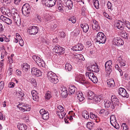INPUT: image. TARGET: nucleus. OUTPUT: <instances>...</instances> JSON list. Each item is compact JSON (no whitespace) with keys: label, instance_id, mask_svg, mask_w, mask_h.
Wrapping results in <instances>:
<instances>
[{"label":"nucleus","instance_id":"nucleus-41","mask_svg":"<svg viewBox=\"0 0 130 130\" xmlns=\"http://www.w3.org/2000/svg\"><path fill=\"white\" fill-rule=\"evenodd\" d=\"M68 20L69 21H71L74 24L76 22V18L74 16H73L71 17L68 19Z\"/></svg>","mask_w":130,"mask_h":130},{"label":"nucleus","instance_id":"nucleus-13","mask_svg":"<svg viewBox=\"0 0 130 130\" xmlns=\"http://www.w3.org/2000/svg\"><path fill=\"white\" fill-rule=\"evenodd\" d=\"M56 1H42V3L48 7L53 6Z\"/></svg>","mask_w":130,"mask_h":130},{"label":"nucleus","instance_id":"nucleus-56","mask_svg":"<svg viewBox=\"0 0 130 130\" xmlns=\"http://www.w3.org/2000/svg\"><path fill=\"white\" fill-rule=\"evenodd\" d=\"M57 108L60 110L61 112H63L64 110V108L63 107L60 105L58 106Z\"/></svg>","mask_w":130,"mask_h":130},{"label":"nucleus","instance_id":"nucleus-35","mask_svg":"<svg viewBox=\"0 0 130 130\" xmlns=\"http://www.w3.org/2000/svg\"><path fill=\"white\" fill-rule=\"evenodd\" d=\"M123 22L126 26L128 29H130V22L125 19H123Z\"/></svg>","mask_w":130,"mask_h":130},{"label":"nucleus","instance_id":"nucleus-40","mask_svg":"<svg viewBox=\"0 0 130 130\" xmlns=\"http://www.w3.org/2000/svg\"><path fill=\"white\" fill-rule=\"evenodd\" d=\"M94 124V123L92 122H89L87 124V127L90 129H92L93 125Z\"/></svg>","mask_w":130,"mask_h":130},{"label":"nucleus","instance_id":"nucleus-34","mask_svg":"<svg viewBox=\"0 0 130 130\" xmlns=\"http://www.w3.org/2000/svg\"><path fill=\"white\" fill-rule=\"evenodd\" d=\"M82 116L86 119H88L89 118L88 112L86 110L84 111L82 113Z\"/></svg>","mask_w":130,"mask_h":130},{"label":"nucleus","instance_id":"nucleus-61","mask_svg":"<svg viewBox=\"0 0 130 130\" xmlns=\"http://www.w3.org/2000/svg\"><path fill=\"white\" fill-rule=\"evenodd\" d=\"M14 22L17 26H20V25L21 23L20 18L18 20H16V22Z\"/></svg>","mask_w":130,"mask_h":130},{"label":"nucleus","instance_id":"nucleus-19","mask_svg":"<svg viewBox=\"0 0 130 130\" xmlns=\"http://www.w3.org/2000/svg\"><path fill=\"white\" fill-rule=\"evenodd\" d=\"M123 20L122 21L118 20L116 25L118 28L121 30H122L124 29V26L123 24Z\"/></svg>","mask_w":130,"mask_h":130},{"label":"nucleus","instance_id":"nucleus-60","mask_svg":"<svg viewBox=\"0 0 130 130\" xmlns=\"http://www.w3.org/2000/svg\"><path fill=\"white\" fill-rule=\"evenodd\" d=\"M14 22L17 26H20V25L21 23L20 18L18 20H16V22Z\"/></svg>","mask_w":130,"mask_h":130},{"label":"nucleus","instance_id":"nucleus-44","mask_svg":"<svg viewBox=\"0 0 130 130\" xmlns=\"http://www.w3.org/2000/svg\"><path fill=\"white\" fill-rule=\"evenodd\" d=\"M93 2L94 3V5L95 8L98 9L99 7V1H93Z\"/></svg>","mask_w":130,"mask_h":130},{"label":"nucleus","instance_id":"nucleus-21","mask_svg":"<svg viewBox=\"0 0 130 130\" xmlns=\"http://www.w3.org/2000/svg\"><path fill=\"white\" fill-rule=\"evenodd\" d=\"M0 18L2 21H4L8 24L9 25L12 23L11 20L10 19L5 17L3 15H1Z\"/></svg>","mask_w":130,"mask_h":130},{"label":"nucleus","instance_id":"nucleus-28","mask_svg":"<svg viewBox=\"0 0 130 130\" xmlns=\"http://www.w3.org/2000/svg\"><path fill=\"white\" fill-rule=\"evenodd\" d=\"M77 94V99L80 102H82L85 99L84 97L83 94L82 92L80 93L78 92L76 93Z\"/></svg>","mask_w":130,"mask_h":130},{"label":"nucleus","instance_id":"nucleus-54","mask_svg":"<svg viewBox=\"0 0 130 130\" xmlns=\"http://www.w3.org/2000/svg\"><path fill=\"white\" fill-rule=\"evenodd\" d=\"M107 6L108 9H110L111 10H112L113 8L112 7L111 3L109 1L108 2Z\"/></svg>","mask_w":130,"mask_h":130},{"label":"nucleus","instance_id":"nucleus-33","mask_svg":"<svg viewBox=\"0 0 130 130\" xmlns=\"http://www.w3.org/2000/svg\"><path fill=\"white\" fill-rule=\"evenodd\" d=\"M72 65L69 63H66L65 65V69L67 71H71L72 69Z\"/></svg>","mask_w":130,"mask_h":130},{"label":"nucleus","instance_id":"nucleus-16","mask_svg":"<svg viewBox=\"0 0 130 130\" xmlns=\"http://www.w3.org/2000/svg\"><path fill=\"white\" fill-rule=\"evenodd\" d=\"M105 103L104 106L105 108H108L110 107V108L113 109H115V106L114 104H112L110 101L105 100L104 101Z\"/></svg>","mask_w":130,"mask_h":130},{"label":"nucleus","instance_id":"nucleus-51","mask_svg":"<svg viewBox=\"0 0 130 130\" xmlns=\"http://www.w3.org/2000/svg\"><path fill=\"white\" fill-rule=\"evenodd\" d=\"M86 11V9L84 7H83L82 9V14L83 16H85V15Z\"/></svg>","mask_w":130,"mask_h":130},{"label":"nucleus","instance_id":"nucleus-12","mask_svg":"<svg viewBox=\"0 0 130 130\" xmlns=\"http://www.w3.org/2000/svg\"><path fill=\"white\" fill-rule=\"evenodd\" d=\"M32 74L36 76H39L42 75V72L39 70L35 67H33L31 69Z\"/></svg>","mask_w":130,"mask_h":130},{"label":"nucleus","instance_id":"nucleus-46","mask_svg":"<svg viewBox=\"0 0 130 130\" xmlns=\"http://www.w3.org/2000/svg\"><path fill=\"white\" fill-rule=\"evenodd\" d=\"M60 46L59 45H55L53 49V50L56 53H57L58 52V51L59 49V47Z\"/></svg>","mask_w":130,"mask_h":130},{"label":"nucleus","instance_id":"nucleus-7","mask_svg":"<svg viewBox=\"0 0 130 130\" xmlns=\"http://www.w3.org/2000/svg\"><path fill=\"white\" fill-rule=\"evenodd\" d=\"M110 122L111 125L116 129H119V126L116 121L115 116L111 115L110 117Z\"/></svg>","mask_w":130,"mask_h":130},{"label":"nucleus","instance_id":"nucleus-64","mask_svg":"<svg viewBox=\"0 0 130 130\" xmlns=\"http://www.w3.org/2000/svg\"><path fill=\"white\" fill-rule=\"evenodd\" d=\"M60 36L62 38H63L65 37L66 36V34L63 31H60Z\"/></svg>","mask_w":130,"mask_h":130},{"label":"nucleus","instance_id":"nucleus-17","mask_svg":"<svg viewBox=\"0 0 130 130\" xmlns=\"http://www.w3.org/2000/svg\"><path fill=\"white\" fill-rule=\"evenodd\" d=\"M93 23L92 24V27L93 30L96 31H98L100 29V26H99L98 22L95 20H92Z\"/></svg>","mask_w":130,"mask_h":130},{"label":"nucleus","instance_id":"nucleus-25","mask_svg":"<svg viewBox=\"0 0 130 130\" xmlns=\"http://www.w3.org/2000/svg\"><path fill=\"white\" fill-rule=\"evenodd\" d=\"M1 10L2 13L4 15H7L10 12V11L8 8L2 7L1 8Z\"/></svg>","mask_w":130,"mask_h":130},{"label":"nucleus","instance_id":"nucleus-45","mask_svg":"<svg viewBox=\"0 0 130 130\" xmlns=\"http://www.w3.org/2000/svg\"><path fill=\"white\" fill-rule=\"evenodd\" d=\"M61 96L63 98H66L68 94L67 91L64 92H60Z\"/></svg>","mask_w":130,"mask_h":130},{"label":"nucleus","instance_id":"nucleus-42","mask_svg":"<svg viewBox=\"0 0 130 130\" xmlns=\"http://www.w3.org/2000/svg\"><path fill=\"white\" fill-rule=\"evenodd\" d=\"M51 97V95L50 91H48L45 94V98L46 100H49Z\"/></svg>","mask_w":130,"mask_h":130},{"label":"nucleus","instance_id":"nucleus-50","mask_svg":"<svg viewBox=\"0 0 130 130\" xmlns=\"http://www.w3.org/2000/svg\"><path fill=\"white\" fill-rule=\"evenodd\" d=\"M91 80L94 83H97L98 81L97 78L95 76H94L93 77L91 78Z\"/></svg>","mask_w":130,"mask_h":130},{"label":"nucleus","instance_id":"nucleus-23","mask_svg":"<svg viewBox=\"0 0 130 130\" xmlns=\"http://www.w3.org/2000/svg\"><path fill=\"white\" fill-rule=\"evenodd\" d=\"M108 87L112 88L115 86V83L113 79H109L107 82Z\"/></svg>","mask_w":130,"mask_h":130},{"label":"nucleus","instance_id":"nucleus-32","mask_svg":"<svg viewBox=\"0 0 130 130\" xmlns=\"http://www.w3.org/2000/svg\"><path fill=\"white\" fill-rule=\"evenodd\" d=\"M22 69L25 71H27L29 68V65L27 63H24L21 66Z\"/></svg>","mask_w":130,"mask_h":130},{"label":"nucleus","instance_id":"nucleus-6","mask_svg":"<svg viewBox=\"0 0 130 130\" xmlns=\"http://www.w3.org/2000/svg\"><path fill=\"white\" fill-rule=\"evenodd\" d=\"M112 42L113 44L115 46H120L123 45L124 44L123 40L118 37L115 38Z\"/></svg>","mask_w":130,"mask_h":130},{"label":"nucleus","instance_id":"nucleus-27","mask_svg":"<svg viewBox=\"0 0 130 130\" xmlns=\"http://www.w3.org/2000/svg\"><path fill=\"white\" fill-rule=\"evenodd\" d=\"M17 127L20 130H26L27 129V127L25 124H21L18 123V124Z\"/></svg>","mask_w":130,"mask_h":130},{"label":"nucleus","instance_id":"nucleus-26","mask_svg":"<svg viewBox=\"0 0 130 130\" xmlns=\"http://www.w3.org/2000/svg\"><path fill=\"white\" fill-rule=\"evenodd\" d=\"M101 96L100 95H95L92 100H93L95 103H98L102 99Z\"/></svg>","mask_w":130,"mask_h":130},{"label":"nucleus","instance_id":"nucleus-14","mask_svg":"<svg viewBox=\"0 0 130 130\" xmlns=\"http://www.w3.org/2000/svg\"><path fill=\"white\" fill-rule=\"evenodd\" d=\"M118 93L119 95L123 97H126L127 98H128V95H127L128 94L127 91L124 89L122 88L121 87L119 89Z\"/></svg>","mask_w":130,"mask_h":130},{"label":"nucleus","instance_id":"nucleus-36","mask_svg":"<svg viewBox=\"0 0 130 130\" xmlns=\"http://www.w3.org/2000/svg\"><path fill=\"white\" fill-rule=\"evenodd\" d=\"M122 37L125 39H128V35L124 31H122L121 34Z\"/></svg>","mask_w":130,"mask_h":130},{"label":"nucleus","instance_id":"nucleus-3","mask_svg":"<svg viewBox=\"0 0 130 130\" xmlns=\"http://www.w3.org/2000/svg\"><path fill=\"white\" fill-rule=\"evenodd\" d=\"M32 58L39 66L43 68L45 67V64L44 61L43 60H41L38 56L34 55L32 56Z\"/></svg>","mask_w":130,"mask_h":130},{"label":"nucleus","instance_id":"nucleus-22","mask_svg":"<svg viewBox=\"0 0 130 130\" xmlns=\"http://www.w3.org/2000/svg\"><path fill=\"white\" fill-rule=\"evenodd\" d=\"M111 101L112 103V104H114L115 105V106L116 105H118L119 104V100L116 98V97L115 95H112L111 97Z\"/></svg>","mask_w":130,"mask_h":130},{"label":"nucleus","instance_id":"nucleus-57","mask_svg":"<svg viewBox=\"0 0 130 130\" xmlns=\"http://www.w3.org/2000/svg\"><path fill=\"white\" fill-rule=\"evenodd\" d=\"M13 71V69L11 68L9 69H8L7 73H8L9 76H10L12 74Z\"/></svg>","mask_w":130,"mask_h":130},{"label":"nucleus","instance_id":"nucleus-37","mask_svg":"<svg viewBox=\"0 0 130 130\" xmlns=\"http://www.w3.org/2000/svg\"><path fill=\"white\" fill-rule=\"evenodd\" d=\"M86 75L87 77H88L89 78L91 79V78L93 77L95 75L93 73L88 72L86 73Z\"/></svg>","mask_w":130,"mask_h":130},{"label":"nucleus","instance_id":"nucleus-8","mask_svg":"<svg viewBox=\"0 0 130 130\" xmlns=\"http://www.w3.org/2000/svg\"><path fill=\"white\" fill-rule=\"evenodd\" d=\"M112 61L111 60H108L106 62L105 64V68L106 72L110 74L112 71L111 68Z\"/></svg>","mask_w":130,"mask_h":130},{"label":"nucleus","instance_id":"nucleus-1","mask_svg":"<svg viewBox=\"0 0 130 130\" xmlns=\"http://www.w3.org/2000/svg\"><path fill=\"white\" fill-rule=\"evenodd\" d=\"M106 39L105 36L102 32H99L96 38L95 42L99 44H103L105 43Z\"/></svg>","mask_w":130,"mask_h":130},{"label":"nucleus","instance_id":"nucleus-30","mask_svg":"<svg viewBox=\"0 0 130 130\" xmlns=\"http://www.w3.org/2000/svg\"><path fill=\"white\" fill-rule=\"evenodd\" d=\"M69 92L71 94H73L75 91H77V88L74 86H70L69 88Z\"/></svg>","mask_w":130,"mask_h":130},{"label":"nucleus","instance_id":"nucleus-18","mask_svg":"<svg viewBox=\"0 0 130 130\" xmlns=\"http://www.w3.org/2000/svg\"><path fill=\"white\" fill-rule=\"evenodd\" d=\"M31 94L33 100L35 101H38L39 98V95L37 91L33 90L31 91Z\"/></svg>","mask_w":130,"mask_h":130},{"label":"nucleus","instance_id":"nucleus-29","mask_svg":"<svg viewBox=\"0 0 130 130\" xmlns=\"http://www.w3.org/2000/svg\"><path fill=\"white\" fill-rule=\"evenodd\" d=\"M87 95L88 99L91 100L93 99V98L95 95L93 92L90 90L88 91Z\"/></svg>","mask_w":130,"mask_h":130},{"label":"nucleus","instance_id":"nucleus-53","mask_svg":"<svg viewBox=\"0 0 130 130\" xmlns=\"http://www.w3.org/2000/svg\"><path fill=\"white\" fill-rule=\"evenodd\" d=\"M11 13L13 17V15L15 16L16 14H18L17 10L15 9H11Z\"/></svg>","mask_w":130,"mask_h":130},{"label":"nucleus","instance_id":"nucleus-62","mask_svg":"<svg viewBox=\"0 0 130 130\" xmlns=\"http://www.w3.org/2000/svg\"><path fill=\"white\" fill-rule=\"evenodd\" d=\"M31 83L33 85V86L35 87L36 85V83L35 80V79H32L31 80Z\"/></svg>","mask_w":130,"mask_h":130},{"label":"nucleus","instance_id":"nucleus-15","mask_svg":"<svg viewBox=\"0 0 130 130\" xmlns=\"http://www.w3.org/2000/svg\"><path fill=\"white\" fill-rule=\"evenodd\" d=\"M87 69L89 71L95 73L98 72L99 71V69L97 64L89 66L88 67Z\"/></svg>","mask_w":130,"mask_h":130},{"label":"nucleus","instance_id":"nucleus-38","mask_svg":"<svg viewBox=\"0 0 130 130\" xmlns=\"http://www.w3.org/2000/svg\"><path fill=\"white\" fill-rule=\"evenodd\" d=\"M66 3L67 5L68 6V7L69 8V9H71L73 5L72 1H67Z\"/></svg>","mask_w":130,"mask_h":130},{"label":"nucleus","instance_id":"nucleus-2","mask_svg":"<svg viewBox=\"0 0 130 130\" xmlns=\"http://www.w3.org/2000/svg\"><path fill=\"white\" fill-rule=\"evenodd\" d=\"M47 76L48 80L53 83L56 84L58 82V77L52 71L48 72Z\"/></svg>","mask_w":130,"mask_h":130},{"label":"nucleus","instance_id":"nucleus-9","mask_svg":"<svg viewBox=\"0 0 130 130\" xmlns=\"http://www.w3.org/2000/svg\"><path fill=\"white\" fill-rule=\"evenodd\" d=\"M17 106L20 109V110L23 111H29L31 109L26 104L24 103L19 104Z\"/></svg>","mask_w":130,"mask_h":130},{"label":"nucleus","instance_id":"nucleus-10","mask_svg":"<svg viewBox=\"0 0 130 130\" xmlns=\"http://www.w3.org/2000/svg\"><path fill=\"white\" fill-rule=\"evenodd\" d=\"M76 81L83 84H87V82L84 77V76L82 74L77 75L75 78Z\"/></svg>","mask_w":130,"mask_h":130},{"label":"nucleus","instance_id":"nucleus-24","mask_svg":"<svg viewBox=\"0 0 130 130\" xmlns=\"http://www.w3.org/2000/svg\"><path fill=\"white\" fill-rule=\"evenodd\" d=\"M81 27L83 29L84 32L86 33L87 32L89 28V26L87 23L81 24L80 25Z\"/></svg>","mask_w":130,"mask_h":130},{"label":"nucleus","instance_id":"nucleus-59","mask_svg":"<svg viewBox=\"0 0 130 130\" xmlns=\"http://www.w3.org/2000/svg\"><path fill=\"white\" fill-rule=\"evenodd\" d=\"M14 22L17 26H20V25L21 23L20 18L18 20H16V22Z\"/></svg>","mask_w":130,"mask_h":130},{"label":"nucleus","instance_id":"nucleus-63","mask_svg":"<svg viewBox=\"0 0 130 130\" xmlns=\"http://www.w3.org/2000/svg\"><path fill=\"white\" fill-rule=\"evenodd\" d=\"M4 87V82L3 81H1L0 83V90H2Z\"/></svg>","mask_w":130,"mask_h":130},{"label":"nucleus","instance_id":"nucleus-43","mask_svg":"<svg viewBox=\"0 0 130 130\" xmlns=\"http://www.w3.org/2000/svg\"><path fill=\"white\" fill-rule=\"evenodd\" d=\"M90 118L93 120H96L97 119V116L96 115L93 113L92 112H90Z\"/></svg>","mask_w":130,"mask_h":130},{"label":"nucleus","instance_id":"nucleus-20","mask_svg":"<svg viewBox=\"0 0 130 130\" xmlns=\"http://www.w3.org/2000/svg\"><path fill=\"white\" fill-rule=\"evenodd\" d=\"M83 46L82 44L80 43L73 46L72 49L74 51H80L83 50Z\"/></svg>","mask_w":130,"mask_h":130},{"label":"nucleus","instance_id":"nucleus-49","mask_svg":"<svg viewBox=\"0 0 130 130\" xmlns=\"http://www.w3.org/2000/svg\"><path fill=\"white\" fill-rule=\"evenodd\" d=\"M5 59H3L1 60L0 62V68L2 69L4 67Z\"/></svg>","mask_w":130,"mask_h":130},{"label":"nucleus","instance_id":"nucleus-47","mask_svg":"<svg viewBox=\"0 0 130 130\" xmlns=\"http://www.w3.org/2000/svg\"><path fill=\"white\" fill-rule=\"evenodd\" d=\"M18 94H19V95L21 97H23L24 95V93L23 91L20 88H18Z\"/></svg>","mask_w":130,"mask_h":130},{"label":"nucleus","instance_id":"nucleus-58","mask_svg":"<svg viewBox=\"0 0 130 130\" xmlns=\"http://www.w3.org/2000/svg\"><path fill=\"white\" fill-rule=\"evenodd\" d=\"M7 52L6 51L3 52L1 54V58L3 59L5 55L6 56L7 55Z\"/></svg>","mask_w":130,"mask_h":130},{"label":"nucleus","instance_id":"nucleus-31","mask_svg":"<svg viewBox=\"0 0 130 130\" xmlns=\"http://www.w3.org/2000/svg\"><path fill=\"white\" fill-rule=\"evenodd\" d=\"M42 19L46 21H49L51 19L50 15L48 13L44 14L42 16Z\"/></svg>","mask_w":130,"mask_h":130},{"label":"nucleus","instance_id":"nucleus-5","mask_svg":"<svg viewBox=\"0 0 130 130\" xmlns=\"http://www.w3.org/2000/svg\"><path fill=\"white\" fill-rule=\"evenodd\" d=\"M39 29V28L37 26H33L29 27L28 28L27 32L29 33L30 35H34L38 32Z\"/></svg>","mask_w":130,"mask_h":130},{"label":"nucleus","instance_id":"nucleus-11","mask_svg":"<svg viewBox=\"0 0 130 130\" xmlns=\"http://www.w3.org/2000/svg\"><path fill=\"white\" fill-rule=\"evenodd\" d=\"M40 112L43 120H46L48 119L49 114L47 111H46L44 109H41L40 110Z\"/></svg>","mask_w":130,"mask_h":130},{"label":"nucleus","instance_id":"nucleus-4","mask_svg":"<svg viewBox=\"0 0 130 130\" xmlns=\"http://www.w3.org/2000/svg\"><path fill=\"white\" fill-rule=\"evenodd\" d=\"M23 14L25 16H27L30 13V9L28 4L26 3L23 6L22 8Z\"/></svg>","mask_w":130,"mask_h":130},{"label":"nucleus","instance_id":"nucleus-39","mask_svg":"<svg viewBox=\"0 0 130 130\" xmlns=\"http://www.w3.org/2000/svg\"><path fill=\"white\" fill-rule=\"evenodd\" d=\"M64 49L62 47H59V49L58 51V52L57 54L59 55H61L63 54L64 53Z\"/></svg>","mask_w":130,"mask_h":130},{"label":"nucleus","instance_id":"nucleus-55","mask_svg":"<svg viewBox=\"0 0 130 130\" xmlns=\"http://www.w3.org/2000/svg\"><path fill=\"white\" fill-rule=\"evenodd\" d=\"M67 88L64 86H62L60 87V92H64V91H67Z\"/></svg>","mask_w":130,"mask_h":130},{"label":"nucleus","instance_id":"nucleus-52","mask_svg":"<svg viewBox=\"0 0 130 130\" xmlns=\"http://www.w3.org/2000/svg\"><path fill=\"white\" fill-rule=\"evenodd\" d=\"M122 127L123 128V130H128V127L125 123H123Z\"/></svg>","mask_w":130,"mask_h":130},{"label":"nucleus","instance_id":"nucleus-48","mask_svg":"<svg viewBox=\"0 0 130 130\" xmlns=\"http://www.w3.org/2000/svg\"><path fill=\"white\" fill-rule=\"evenodd\" d=\"M13 17L14 22H16V20H18L19 19H20V18L19 16V15L18 14H16L15 16L13 15Z\"/></svg>","mask_w":130,"mask_h":130}]
</instances>
